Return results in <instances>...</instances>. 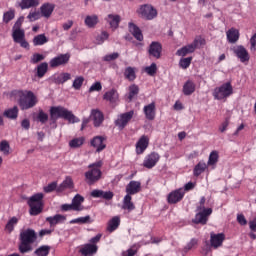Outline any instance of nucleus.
I'll return each mask as SVG.
<instances>
[{
	"label": "nucleus",
	"instance_id": "nucleus-10",
	"mask_svg": "<svg viewBox=\"0 0 256 256\" xmlns=\"http://www.w3.org/2000/svg\"><path fill=\"white\" fill-rule=\"evenodd\" d=\"M133 115H135V111L133 110L120 114L117 120H115L116 127H119L120 129H125L129 124V121L133 119Z\"/></svg>",
	"mask_w": 256,
	"mask_h": 256
},
{
	"label": "nucleus",
	"instance_id": "nucleus-23",
	"mask_svg": "<svg viewBox=\"0 0 256 256\" xmlns=\"http://www.w3.org/2000/svg\"><path fill=\"white\" fill-rule=\"evenodd\" d=\"M141 191V182L130 181L126 186V195H137Z\"/></svg>",
	"mask_w": 256,
	"mask_h": 256
},
{
	"label": "nucleus",
	"instance_id": "nucleus-5",
	"mask_svg": "<svg viewBox=\"0 0 256 256\" xmlns=\"http://www.w3.org/2000/svg\"><path fill=\"white\" fill-rule=\"evenodd\" d=\"M43 193H36L28 199V205L30 207V215L37 216L43 212Z\"/></svg>",
	"mask_w": 256,
	"mask_h": 256
},
{
	"label": "nucleus",
	"instance_id": "nucleus-33",
	"mask_svg": "<svg viewBox=\"0 0 256 256\" xmlns=\"http://www.w3.org/2000/svg\"><path fill=\"white\" fill-rule=\"evenodd\" d=\"M40 11L43 17L49 18L55 11V5L50 3H45L40 7Z\"/></svg>",
	"mask_w": 256,
	"mask_h": 256
},
{
	"label": "nucleus",
	"instance_id": "nucleus-38",
	"mask_svg": "<svg viewBox=\"0 0 256 256\" xmlns=\"http://www.w3.org/2000/svg\"><path fill=\"white\" fill-rule=\"evenodd\" d=\"M83 201H85V198H83V196L77 194L72 199L73 211H83V207H81V203H83Z\"/></svg>",
	"mask_w": 256,
	"mask_h": 256
},
{
	"label": "nucleus",
	"instance_id": "nucleus-50",
	"mask_svg": "<svg viewBox=\"0 0 256 256\" xmlns=\"http://www.w3.org/2000/svg\"><path fill=\"white\" fill-rule=\"evenodd\" d=\"M85 143V138L80 137V138H74L69 142V146L72 149H77L78 147H81Z\"/></svg>",
	"mask_w": 256,
	"mask_h": 256
},
{
	"label": "nucleus",
	"instance_id": "nucleus-19",
	"mask_svg": "<svg viewBox=\"0 0 256 256\" xmlns=\"http://www.w3.org/2000/svg\"><path fill=\"white\" fill-rule=\"evenodd\" d=\"M91 197L94 199H105L106 201H111L113 199L114 195L112 191H103L99 189H95L91 192Z\"/></svg>",
	"mask_w": 256,
	"mask_h": 256
},
{
	"label": "nucleus",
	"instance_id": "nucleus-57",
	"mask_svg": "<svg viewBox=\"0 0 256 256\" xmlns=\"http://www.w3.org/2000/svg\"><path fill=\"white\" fill-rule=\"evenodd\" d=\"M145 72L150 75V77L155 76L157 73V64L152 63L150 66L145 68Z\"/></svg>",
	"mask_w": 256,
	"mask_h": 256
},
{
	"label": "nucleus",
	"instance_id": "nucleus-9",
	"mask_svg": "<svg viewBox=\"0 0 256 256\" xmlns=\"http://www.w3.org/2000/svg\"><path fill=\"white\" fill-rule=\"evenodd\" d=\"M71 59V54H60L54 58H52L49 62L50 67L52 69H55L57 67L65 66L67 63H69V60Z\"/></svg>",
	"mask_w": 256,
	"mask_h": 256
},
{
	"label": "nucleus",
	"instance_id": "nucleus-61",
	"mask_svg": "<svg viewBox=\"0 0 256 256\" xmlns=\"http://www.w3.org/2000/svg\"><path fill=\"white\" fill-rule=\"evenodd\" d=\"M37 119L38 121H40V123L45 124L46 121H49V115L43 110H40Z\"/></svg>",
	"mask_w": 256,
	"mask_h": 256
},
{
	"label": "nucleus",
	"instance_id": "nucleus-53",
	"mask_svg": "<svg viewBox=\"0 0 256 256\" xmlns=\"http://www.w3.org/2000/svg\"><path fill=\"white\" fill-rule=\"evenodd\" d=\"M13 19H15V10L14 9H10L9 11L5 12L3 14V22L4 23H10V21H13Z\"/></svg>",
	"mask_w": 256,
	"mask_h": 256
},
{
	"label": "nucleus",
	"instance_id": "nucleus-1",
	"mask_svg": "<svg viewBox=\"0 0 256 256\" xmlns=\"http://www.w3.org/2000/svg\"><path fill=\"white\" fill-rule=\"evenodd\" d=\"M50 119L53 123L57 122V119H65L69 123H79V118L67 108L62 106H52L50 108Z\"/></svg>",
	"mask_w": 256,
	"mask_h": 256
},
{
	"label": "nucleus",
	"instance_id": "nucleus-8",
	"mask_svg": "<svg viewBox=\"0 0 256 256\" xmlns=\"http://www.w3.org/2000/svg\"><path fill=\"white\" fill-rule=\"evenodd\" d=\"M196 211H198V213H196L195 217L192 219V223L195 225H207L209 217H211V214L213 213V209L207 208L206 210Z\"/></svg>",
	"mask_w": 256,
	"mask_h": 256
},
{
	"label": "nucleus",
	"instance_id": "nucleus-3",
	"mask_svg": "<svg viewBox=\"0 0 256 256\" xmlns=\"http://www.w3.org/2000/svg\"><path fill=\"white\" fill-rule=\"evenodd\" d=\"M101 167H103V161H97L88 165V170L84 173V181L87 185H95V183L101 181L103 177Z\"/></svg>",
	"mask_w": 256,
	"mask_h": 256
},
{
	"label": "nucleus",
	"instance_id": "nucleus-13",
	"mask_svg": "<svg viewBox=\"0 0 256 256\" xmlns=\"http://www.w3.org/2000/svg\"><path fill=\"white\" fill-rule=\"evenodd\" d=\"M139 13L143 19H147V21H151L157 17V9H154L153 6L149 4L141 6Z\"/></svg>",
	"mask_w": 256,
	"mask_h": 256
},
{
	"label": "nucleus",
	"instance_id": "nucleus-48",
	"mask_svg": "<svg viewBox=\"0 0 256 256\" xmlns=\"http://www.w3.org/2000/svg\"><path fill=\"white\" fill-rule=\"evenodd\" d=\"M19 223V219L17 217H12L5 226V231H8L9 233H13V230L15 229V225Z\"/></svg>",
	"mask_w": 256,
	"mask_h": 256
},
{
	"label": "nucleus",
	"instance_id": "nucleus-21",
	"mask_svg": "<svg viewBox=\"0 0 256 256\" xmlns=\"http://www.w3.org/2000/svg\"><path fill=\"white\" fill-rule=\"evenodd\" d=\"M143 112H144L145 118L148 121H154L155 120V115H156L155 102H152V103L144 106Z\"/></svg>",
	"mask_w": 256,
	"mask_h": 256
},
{
	"label": "nucleus",
	"instance_id": "nucleus-49",
	"mask_svg": "<svg viewBox=\"0 0 256 256\" xmlns=\"http://www.w3.org/2000/svg\"><path fill=\"white\" fill-rule=\"evenodd\" d=\"M0 151L3 155H10L11 154V146L7 140H2L0 142Z\"/></svg>",
	"mask_w": 256,
	"mask_h": 256
},
{
	"label": "nucleus",
	"instance_id": "nucleus-22",
	"mask_svg": "<svg viewBox=\"0 0 256 256\" xmlns=\"http://www.w3.org/2000/svg\"><path fill=\"white\" fill-rule=\"evenodd\" d=\"M97 251H99V247L96 244H85L79 252L82 256H93Z\"/></svg>",
	"mask_w": 256,
	"mask_h": 256
},
{
	"label": "nucleus",
	"instance_id": "nucleus-18",
	"mask_svg": "<svg viewBox=\"0 0 256 256\" xmlns=\"http://www.w3.org/2000/svg\"><path fill=\"white\" fill-rule=\"evenodd\" d=\"M233 52L235 53L236 57L240 59L241 63H246V61H249V52L243 45H239L233 48Z\"/></svg>",
	"mask_w": 256,
	"mask_h": 256
},
{
	"label": "nucleus",
	"instance_id": "nucleus-12",
	"mask_svg": "<svg viewBox=\"0 0 256 256\" xmlns=\"http://www.w3.org/2000/svg\"><path fill=\"white\" fill-rule=\"evenodd\" d=\"M183 197H185V190H183V188H179L168 194L167 201L169 205H176V203L183 201Z\"/></svg>",
	"mask_w": 256,
	"mask_h": 256
},
{
	"label": "nucleus",
	"instance_id": "nucleus-59",
	"mask_svg": "<svg viewBox=\"0 0 256 256\" xmlns=\"http://www.w3.org/2000/svg\"><path fill=\"white\" fill-rule=\"evenodd\" d=\"M27 19H29V21L33 22V21H38V19H41V13L37 12V11H30Z\"/></svg>",
	"mask_w": 256,
	"mask_h": 256
},
{
	"label": "nucleus",
	"instance_id": "nucleus-45",
	"mask_svg": "<svg viewBox=\"0 0 256 256\" xmlns=\"http://www.w3.org/2000/svg\"><path fill=\"white\" fill-rule=\"evenodd\" d=\"M125 79H128V81H135L137 79V75L135 74V68L129 66L124 71Z\"/></svg>",
	"mask_w": 256,
	"mask_h": 256
},
{
	"label": "nucleus",
	"instance_id": "nucleus-64",
	"mask_svg": "<svg viewBox=\"0 0 256 256\" xmlns=\"http://www.w3.org/2000/svg\"><path fill=\"white\" fill-rule=\"evenodd\" d=\"M250 44H251V51H256V33L253 34V36L250 39Z\"/></svg>",
	"mask_w": 256,
	"mask_h": 256
},
{
	"label": "nucleus",
	"instance_id": "nucleus-35",
	"mask_svg": "<svg viewBox=\"0 0 256 256\" xmlns=\"http://www.w3.org/2000/svg\"><path fill=\"white\" fill-rule=\"evenodd\" d=\"M67 189H73V179L66 177V179L58 186L57 193H63Z\"/></svg>",
	"mask_w": 256,
	"mask_h": 256
},
{
	"label": "nucleus",
	"instance_id": "nucleus-54",
	"mask_svg": "<svg viewBox=\"0 0 256 256\" xmlns=\"http://www.w3.org/2000/svg\"><path fill=\"white\" fill-rule=\"evenodd\" d=\"M109 39V33L107 31H103L100 35L96 37V43L97 45H103L105 41Z\"/></svg>",
	"mask_w": 256,
	"mask_h": 256
},
{
	"label": "nucleus",
	"instance_id": "nucleus-6",
	"mask_svg": "<svg viewBox=\"0 0 256 256\" xmlns=\"http://www.w3.org/2000/svg\"><path fill=\"white\" fill-rule=\"evenodd\" d=\"M233 95V85L231 82H226L219 87H216L213 91L214 99L217 101H223V99H227Z\"/></svg>",
	"mask_w": 256,
	"mask_h": 256
},
{
	"label": "nucleus",
	"instance_id": "nucleus-39",
	"mask_svg": "<svg viewBox=\"0 0 256 256\" xmlns=\"http://www.w3.org/2000/svg\"><path fill=\"white\" fill-rule=\"evenodd\" d=\"M91 223H93V220H91V216H89V215L84 216V217L75 218L70 221V225H75V224L87 225V224H91Z\"/></svg>",
	"mask_w": 256,
	"mask_h": 256
},
{
	"label": "nucleus",
	"instance_id": "nucleus-60",
	"mask_svg": "<svg viewBox=\"0 0 256 256\" xmlns=\"http://www.w3.org/2000/svg\"><path fill=\"white\" fill-rule=\"evenodd\" d=\"M57 182H52L44 187V193H53V191L57 192Z\"/></svg>",
	"mask_w": 256,
	"mask_h": 256
},
{
	"label": "nucleus",
	"instance_id": "nucleus-42",
	"mask_svg": "<svg viewBox=\"0 0 256 256\" xmlns=\"http://www.w3.org/2000/svg\"><path fill=\"white\" fill-rule=\"evenodd\" d=\"M207 169V163L205 162H199L193 169V175L194 177H199L202 173H205V170Z\"/></svg>",
	"mask_w": 256,
	"mask_h": 256
},
{
	"label": "nucleus",
	"instance_id": "nucleus-31",
	"mask_svg": "<svg viewBox=\"0 0 256 256\" xmlns=\"http://www.w3.org/2000/svg\"><path fill=\"white\" fill-rule=\"evenodd\" d=\"M49 71V64L47 62H42L36 67V77L38 79H43Z\"/></svg>",
	"mask_w": 256,
	"mask_h": 256
},
{
	"label": "nucleus",
	"instance_id": "nucleus-32",
	"mask_svg": "<svg viewBox=\"0 0 256 256\" xmlns=\"http://www.w3.org/2000/svg\"><path fill=\"white\" fill-rule=\"evenodd\" d=\"M103 99L110 103H117V101H119V92L115 89L109 90L104 94Z\"/></svg>",
	"mask_w": 256,
	"mask_h": 256
},
{
	"label": "nucleus",
	"instance_id": "nucleus-26",
	"mask_svg": "<svg viewBox=\"0 0 256 256\" xmlns=\"http://www.w3.org/2000/svg\"><path fill=\"white\" fill-rule=\"evenodd\" d=\"M128 29L137 41H143V32L139 26L135 25L133 22H130L128 24Z\"/></svg>",
	"mask_w": 256,
	"mask_h": 256
},
{
	"label": "nucleus",
	"instance_id": "nucleus-36",
	"mask_svg": "<svg viewBox=\"0 0 256 256\" xmlns=\"http://www.w3.org/2000/svg\"><path fill=\"white\" fill-rule=\"evenodd\" d=\"M84 23L86 25V27H88L89 29H93L96 27L97 23H99V16L97 15H88L86 16Z\"/></svg>",
	"mask_w": 256,
	"mask_h": 256
},
{
	"label": "nucleus",
	"instance_id": "nucleus-46",
	"mask_svg": "<svg viewBox=\"0 0 256 256\" xmlns=\"http://www.w3.org/2000/svg\"><path fill=\"white\" fill-rule=\"evenodd\" d=\"M217 163H219V152H217V150H214L210 153L208 163L206 165L213 166L217 165Z\"/></svg>",
	"mask_w": 256,
	"mask_h": 256
},
{
	"label": "nucleus",
	"instance_id": "nucleus-20",
	"mask_svg": "<svg viewBox=\"0 0 256 256\" xmlns=\"http://www.w3.org/2000/svg\"><path fill=\"white\" fill-rule=\"evenodd\" d=\"M225 241V234L223 233H211L210 234V244L211 247H214V249H218V247H221L223 245V242Z\"/></svg>",
	"mask_w": 256,
	"mask_h": 256
},
{
	"label": "nucleus",
	"instance_id": "nucleus-56",
	"mask_svg": "<svg viewBox=\"0 0 256 256\" xmlns=\"http://www.w3.org/2000/svg\"><path fill=\"white\" fill-rule=\"evenodd\" d=\"M25 21V17L20 16L15 22L12 31H22L21 27H23V22Z\"/></svg>",
	"mask_w": 256,
	"mask_h": 256
},
{
	"label": "nucleus",
	"instance_id": "nucleus-44",
	"mask_svg": "<svg viewBox=\"0 0 256 256\" xmlns=\"http://www.w3.org/2000/svg\"><path fill=\"white\" fill-rule=\"evenodd\" d=\"M18 115L19 108L17 106H14L4 112V117H7L8 119H17Z\"/></svg>",
	"mask_w": 256,
	"mask_h": 256
},
{
	"label": "nucleus",
	"instance_id": "nucleus-30",
	"mask_svg": "<svg viewBox=\"0 0 256 256\" xmlns=\"http://www.w3.org/2000/svg\"><path fill=\"white\" fill-rule=\"evenodd\" d=\"M132 197L129 194H126V196L123 199L122 209L125 211H128L131 213V211H135V204L132 201Z\"/></svg>",
	"mask_w": 256,
	"mask_h": 256
},
{
	"label": "nucleus",
	"instance_id": "nucleus-24",
	"mask_svg": "<svg viewBox=\"0 0 256 256\" xmlns=\"http://www.w3.org/2000/svg\"><path fill=\"white\" fill-rule=\"evenodd\" d=\"M46 221L49 223L50 227H55V225H59V223H65V221H67V216L56 214L54 216L47 217Z\"/></svg>",
	"mask_w": 256,
	"mask_h": 256
},
{
	"label": "nucleus",
	"instance_id": "nucleus-28",
	"mask_svg": "<svg viewBox=\"0 0 256 256\" xmlns=\"http://www.w3.org/2000/svg\"><path fill=\"white\" fill-rule=\"evenodd\" d=\"M240 35L241 34L239 33V30H237L236 28H230L226 32L228 43H237V41H239Z\"/></svg>",
	"mask_w": 256,
	"mask_h": 256
},
{
	"label": "nucleus",
	"instance_id": "nucleus-51",
	"mask_svg": "<svg viewBox=\"0 0 256 256\" xmlns=\"http://www.w3.org/2000/svg\"><path fill=\"white\" fill-rule=\"evenodd\" d=\"M41 61H45V55L40 53H34L30 58L32 65H37V63H41Z\"/></svg>",
	"mask_w": 256,
	"mask_h": 256
},
{
	"label": "nucleus",
	"instance_id": "nucleus-25",
	"mask_svg": "<svg viewBox=\"0 0 256 256\" xmlns=\"http://www.w3.org/2000/svg\"><path fill=\"white\" fill-rule=\"evenodd\" d=\"M106 21L112 28V31H115V29L119 28V24L121 23V16L117 14H109L106 17Z\"/></svg>",
	"mask_w": 256,
	"mask_h": 256
},
{
	"label": "nucleus",
	"instance_id": "nucleus-34",
	"mask_svg": "<svg viewBox=\"0 0 256 256\" xmlns=\"http://www.w3.org/2000/svg\"><path fill=\"white\" fill-rule=\"evenodd\" d=\"M119 225H121V218L115 216L108 222L107 231L109 233H113V231H117V229H119Z\"/></svg>",
	"mask_w": 256,
	"mask_h": 256
},
{
	"label": "nucleus",
	"instance_id": "nucleus-40",
	"mask_svg": "<svg viewBox=\"0 0 256 256\" xmlns=\"http://www.w3.org/2000/svg\"><path fill=\"white\" fill-rule=\"evenodd\" d=\"M183 93L187 96L193 95L195 93V82L191 80L186 81L183 86Z\"/></svg>",
	"mask_w": 256,
	"mask_h": 256
},
{
	"label": "nucleus",
	"instance_id": "nucleus-2",
	"mask_svg": "<svg viewBox=\"0 0 256 256\" xmlns=\"http://www.w3.org/2000/svg\"><path fill=\"white\" fill-rule=\"evenodd\" d=\"M37 241V233L33 229H26L20 233L19 251L22 254L33 251V243Z\"/></svg>",
	"mask_w": 256,
	"mask_h": 256
},
{
	"label": "nucleus",
	"instance_id": "nucleus-4",
	"mask_svg": "<svg viewBox=\"0 0 256 256\" xmlns=\"http://www.w3.org/2000/svg\"><path fill=\"white\" fill-rule=\"evenodd\" d=\"M19 95V106L22 111H27L28 109H33L35 105L39 103L37 95L31 90H20Z\"/></svg>",
	"mask_w": 256,
	"mask_h": 256
},
{
	"label": "nucleus",
	"instance_id": "nucleus-11",
	"mask_svg": "<svg viewBox=\"0 0 256 256\" xmlns=\"http://www.w3.org/2000/svg\"><path fill=\"white\" fill-rule=\"evenodd\" d=\"M14 43H19L23 49H29V42L25 39V30H12Z\"/></svg>",
	"mask_w": 256,
	"mask_h": 256
},
{
	"label": "nucleus",
	"instance_id": "nucleus-37",
	"mask_svg": "<svg viewBox=\"0 0 256 256\" xmlns=\"http://www.w3.org/2000/svg\"><path fill=\"white\" fill-rule=\"evenodd\" d=\"M32 43L34 47H41L45 43H49V38L45 34H38L33 38Z\"/></svg>",
	"mask_w": 256,
	"mask_h": 256
},
{
	"label": "nucleus",
	"instance_id": "nucleus-17",
	"mask_svg": "<svg viewBox=\"0 0 256 256\" xmlns=\"http://www.w3.org/2000/svg\"><path fill=\"white\" fill-rule=\"evenodd\" d=\"M149 147V136L142 135L136 143V154L143 155Z\"/></svg>",
	"mask_w": 256,
	"mask_h": 256
},
{
	"label": "nucleus",
	"instance_id": "nucleus-47",
	"mask_svg": "<svg viewBox=\"0 0 256 256\" xmlns=\"http://www.w3.org/2000/svg\"><path fill=\"white\" fill-rule=\"evenodd\" d=\"M71 80V74L70 73H61L55 78V83H58L59 85H63V83H67V81Z\"/></svg>",
	"mask_w": 256,
	"mask_h": 256
},
{
	"label": "nucleus",
	"instance_id": "nucleus-58",
	"mask_svg": "<svg viewBox=\"0 0 256 256\" xmlns=\"http://www.w3.org/2000/svg\"><path fill=\"white\" fill-rule=\"evenodd\" d=\"M199 241L196 238H192L190 242L184 247V253H188V251H191Z\"/></svg>",
	"mask_w": 256,
	"mask_h": 256
},
{
	"label": "nucleus",
	"instance_id": "nucleus-7",
	"mask_svg": "<svg viewBox=\"0 0 256 256\" xmlns=\"http://www.w3.org/2000/svg\"><path fill=\"white\" fill-rule=\"evenodd\" d=\"M199 45H205V39L195 38L191 44L178 49L176 55H178V57H186V55L190 53H195V49H197Z\"/></svg>",
	"mask_w": 256,
	"mask_h": 256
},
{
	"label": "nucleus",
	"instance_id": "nucleus-52",
	"mask_svg": "<svg viewBox=\"0 0 256 256\" xmlns=\"http://www.w3.org/2000/svg\"><path fill=\"white\" fill-rule=\"evenodd\" d=\"M83 83H85V78L83 76H78L74 79L72 87L76 91H79V89H81V87H83Z\"/></svg>",
	"mask_w": 256,
	"mask_h": 256
},
{
	"label": "nucleus",
	"instance_id": "nucleus-63",
	"mask_svg": "<svg viewBox=\"0 0 256 256\" xmlns=\"http://www.w3.org/2000/svg\"><path fill=\"white\" fill-rule=\"evenodd\" d=\"M115 59H119V53L117 52L104 56V61H107V62L115 61Z\"/></svg>",
	"mask_w": 256,
	"mask_h": 256
},
{
	"label": "nucleus",
	"instance_id": "nucleus-29",
	"mask_svg": "<svg viewBox=\"0 0 256 256\" xmlns=\"http://www.w3.org/2000/svg\"><path fill=\"white\" fill-rule=\"evenodd\" d=\"M18 7L25 11V9H31L33 7H39V0H21L18 3Z\"/></svg>",
	"mask_w": 256,
	"mask_h": 256
},
{
	"label": "nucleus",
	"instance_id": "nucleus-55",
	"mask_svg": "<svg viewBox=\"0 0 256 256\" xmlns=\"http://www.w3.org/2000/svg\"><path fill=\"white\" fill-rule=\"evenodd\" d=\"M191 61H193V57L182 58L179 65L182 69H189L191 66Z\"/></svg>",
	"mask_w": 256,
	"mask_h": 256
},
{
	"label": "nucleus",
	"instance_id": "nucleus-41",
	"mask_svg": "<svg viewBox=\"0 0 256 256\" xmlns=\"http://www.w3.org/2000/svg\"><path fill=\"white\" fill-rule=\"evenodd\" d=\"M49 253H51V246L49 245H42L34 251L36 256H49Z\"/></svg>",
	"mask_w": 256,
	"mask_h": 256
},
{
	"label": "nucleus",
	"instance_id": "nucleus-43",
	"mask_svg": "<svg viewBox=\"0 0 256 256\" xmlns=\"http://www.w3.org/2000/svg\"><path fill=\"white\" fill-rule=\"evenodd\" d=\"M128 91L129 92H128L127 99L129 101H133V99H135V97L139 95V86H137L136 84H132L129 86Z\"/></svg>",
	"mask_w": 256,
	"mask_h": 256
},
{
	"label": "nucleus",
	"instance_id": "nucleus-62",
	"mask_svg": "<svg viewBox=\"0 0 256 256\" xmlns=\"http://www.w3.org/2000/svg\"><path fill=\"white\" fill-rule=\"evenodd\" d=\"M102 89L103 86L101 85V82H96L89 88V93H93L94 91H101Z\"/></svg>",
	"mask_w": 256,
	"mask_h": 256
},
{
	"label": "nucleus",
	"instance_id": "nucleus-16",
	"mask_svg": "<svg viewBox=\"0 0 256 256\" xmlns=\"http://www.w3.org/2000/svg\"><path fill=\"white\" fill-rule=\"evenodd\" d=\"M161 53H163V45L157 41L151 42L148 47L149 57H154V59H161Z\"/></svg>",
	"mask_w": 256,
	"mask_h": 256
},
{
	"label": "nucleus",
	"instance_id": "nucleus-15",
	"mask_svg": "<svg viewBox=\"0 0 256 256\" xmlns=\"http://www.w3.org/2000/svg\"><path fill=\"white\" fill-rule=\"evenodd\" d=\"M106 141L107 138L105 136H95L91 140L90 145L96 149V153H101V151H105V149H107Z\"/></svg>",
	"mask_w": 256,
	"mask_h": 256
},
{
	"label": "nucleus",
	"instance_id": "nucleus-27",
	"mask_svg": "<svg viewBox=\"0 0 256 256\" xmlns=\"http://www.w3.org/2000/svg\"><path fill=\"white\" fill-rule=\"evenodd\" d=\"M91 118L94 121V127H101V124L105 120V117L103 116V112H101L99 110H92Z\"/></svg>",
	"mask_w": 256,
	"mask_h": 256
},
{
	"label": "nucleus",
	"instance_id": "nucleus-14",
	"mask_svg": "<svg viewBox=\"0 0 256 256\" xmlns=\"http://www.w3.org/2000/svg\"><path fill=\"white\" fill-rule=\"evenodd\" d=\"M161 159V155L157 152H151L148 154L144 161H143V167L146 169H153L157 163H159V160Z\"/></svg>",
	"mask_w": 256,
	"mask_h": 256
}]
</instances>
